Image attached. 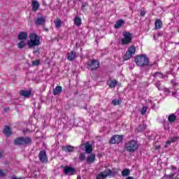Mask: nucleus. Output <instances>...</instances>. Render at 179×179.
<instances>
[{"label":"nucleus","instance_id":"nucleus-22","mask_svg":"<svg viewBox=\"0 0 179 179\" xmlns=\"http://www.w3.org/2000/svg\"><path fill=\"white\" fill-rule=\"evenodd\" d=\"M176 120H177V116H176V114L174 113L169 115V116L168 117V121L171 124H173V122H174Z\"/></svg>","mask_w":179,"mask_h":179},{"label":"nucleus","instance_id":"nucleus-21","mask_svg":"<svg viewBox=\"0 0 179 179\" xmlns=\"http://www.w3.org/2000/svg\"><path fill=\"white\" fill-rule=\"evenodd\" d=\"M155 29H158L159 30H160V29L163 27V22H162V20H160V19H157L155 22Z\"/></svg>","mask_w":179,"mask_h":179},{"label":"nucleus","instance_id":"nucleus-19","mask_svg":"<svg viewBox=\"0 0 179 179\" xmlns=\"http://www.w3.org/2000/svg\"><path fill=\"white\" fill-rule=\"evenodd\" d=\"M62 92V87L57 85L54 90H53V94L54 96H57L58 94H61Z\"/></svg>","mask_w":179,"mask_h":179},{"label":"nucleus","instance_id":"nucleus-30","mask_svg":"<svg viewBox=\"0 0 179 179\" xmlns=\"http://www.w3.org/2000/svg\"><path fill=\"white\" fill-rule=\"evenodd\" d=\"M108 85L109 87H110L111 89H113L117 86V80H113Z\"/></svg>","mask_w":179,"mask_h":179},{"label":"nucleus","instance_id":"nucleus-23","mask_svg":"<svg viewBox=\"0 0 179 179\" xmlns=\"http://www.w3.org/2000/svg\"><path fill=\"white\" fill-rule=\"evenodd\" d=\"M152 76L155 79H157V78H159V79H164V75L160 72H156V73H153Z\"/></svg>","mask_w":179,"mask_h":179},{"label":"nucleus","instance_id":"nucleus-3","mask_svg":"<svg viewBox=\"0 0 179 179\" xmlns=\"http://www.w3.org/2000/svg\"><path fill=\"white\" fill-rule=\"evenodd\" d=\"M138 148H139V144L135 140H131L125 143L124 149L127 152H129L130 153H134L138 150Z\"/></svg>","mask_w":179,"mask_h":179},{"label":"nucleus","instance_id":"nucleus-48","mask_svg":"<svg viewBox=\"0 0 179 179\" xmlns=\"http://www.w3.org/2000/svg\"><path fill=\"white\" fill-rule=\"evenodd\" d=\"M43 30H44V31H48V28L44 27V26H43Z\"/></svg>","mask_w":179,"mask_h":179},{"label":"nucleus","instance_id":"nucleus-51","mask_svg":"<svg viewBox=\"0 0 179 179\" xmlns=\"http://www.w3.org/2000/svg\"><path fill=\"white\" fill-rule=\"evenodd\" d=\"M159 84H156V87H157V89H159Z\"/></svg>","mask_w":179,"mask_h":179},{"label":"nucleus","instance_id":"nucleus-31","mask_svg":"<svg viewBox=\"0 0 179 179\" xmlns=\"http://www.w3.org/2000/svg\"><path fill=\"white\" fill-rule=\"evenodd\" d=\"M79 159L80 162H85L86 160V154L85 153H80Z\"/></svg>","mask_w":179,"mask_h":179},{"label":"nucleus","instance_id":"nucleus-33","mask_svg":"<svg viewBox=\"0 0 179 179\" xmlns=\"http://www.w3.org/2000/svg\"><path fill=\"white\" fill-rule=\"evenodd\" d=\"M86 6H89V3H82L81 10H83V12H86V10H87V9H86Z\"/></svg>","mask_w":179,"mask_h":179},{"label":"nucleus","instance_id":"nucleus-34","mask_svg":"<svg viewBox=\"0 0 179 179\" xmlns=\"http://www.w3.org/2000/svg\"><path fill=\"white\" fill-rule=\"evenodd\" d=\"M147 111H148V107L143 106L141 111V115H145V114H146Z\"/></svg>","mask_w":179,"mask_h":179},{"label":"nucleus","instance_id":"nucleus-52","mask_svg":"<svg viewBox=\"0 0 179 179\" xmlns=\"http://www.w3.org/2000/svg\"><path fill=\"white\" fill-rule=\"evenodd\" d=\"M168 145H168L167 143H166V145H164V148L166 149V148H167Z\"/></svg>","mask_w":179,"mask_h":179},{"label":"nucleus","instance_id":"nucleus-28","mask_svg":"<svg viewBox=\"0 0 179 179\" xmlns=\"http://www.w3.org/2000/svg\"><path fill=\"white\" fill-rule=\"evenodd\" d=\"M31 96V90H24L23 91V96L29 99Z\"/></svg>","mask_w":179,"mask_h":179},{"label":"nucleus","instance_id":"nucleus-29","mask_svg":"<svg viewBox=\"0 0 179 179\" xmlns=\"http://www.w3.org/2000/svg\"><path fill=\"white\" fill-rule=\"evenodd\" d=\"M15 145H22L23 143V137L17 138L14 141Z\"/></svg>","mask_w":179,"mask_h":179},{"label":"nucleus","instance_id":"nucleus-54","mask_svg":"<svg viewBox=\"0 0 179 179\" xmlns=\"http://www.w3.org/2000/svg\"><path fill=\"white\" fill-rule=\"evenodd\" d=\"M77 179H82V178H80V176H78Z\"/></svg>","mask_w":179,"mask_h":179},{"label":"nucleus","instance_id":"nucleus-11","mask_svg":"<svg viewBox=\"0 0 179 179\" xmlns=\"http://www.w3.org/2000/svg\"><path fill=\"white\" fill-rule=\"evenodd\" d=\"M62 150L66 153H71L75 150V147L73 145H63L62 147Z\"/></svg>","mask_w":179,"mask_h":179},{"label":"nucleus","instance_id":"nucleus-35","mask_svg":"<svg viewBox=\"0 0 179 179\" xmlns=\"http://www.w3.org/2000/svg\"><path fill=\"white\" fill-rule=\"evenodd\" d=\"M178 139H179V137H178V136H174V137H171V138H170L171 142L172 143H174V142H177Z\"/></svg>","mask_w":179,"mask_h":179},{"label":"nucleus","instance_id":"nucleus-44","mask_svg":"<svg viewBox=\"0 0 179 179\" xmlns=\"http://www.w3.org/2000/svg\"><path fill=\"white\" fill-rule=\"evenodd\" d=\"M166 143V145H171V143H173L171 142V140H168Z\"/></svg>","mask_w":179,"mask_h":179},{"label":"nucleus","instance_id":"nucleus-27","mask_svg":"<svg viewBox=\"0 0 179 179\" xmlns=\"http://www.w3.org/2000/svg\"><path fill=\"white\" fill-rule=\"evenodd\" d=\"M122 103V99L120 98L119 99H114L112 101L113 106H120Z\"/></svg>","mask_w":179,"mask_h":179},{"label":"nucleus","instance_id":"nucleus-42","mask_svg":"<svg viewBox=\"0 0 179 179\" xmlns=\"http://www.w3.org/2000/svg\"><path fill=\"white\" fill-rule=\"evenodd\" d=\"M40 54V50L36 49L35 50L33 51V54Z\"/></svg>","mask_w":179,"mask_h":179},{"label":"nucleus","instance_id":"nucleus-36","mask_svg":"<svg viewBox=\"0 0 179 179\" xmlns=\"http://www.w3.org/2000/svg\"><path fill=\"white\" fill-rule=\"evenodd\" d=\"M174 173H171L169 175L166 176V178L167 179H173L174 178Z\"/></svg>","mask_w":179,"mask_h":179},{"label":"nucleus","instance_id":"nucleus-10","mask_svg":"<svg viewBox=\"0 0 179 179\" xmlns=\"http://www.w3.org/2000/svg\"><path fill=\"white\" fill-rule=\"evenodd\" d=\"M47 17L45 16L38 17L35 20L36 26H45V20Z\"/></svg>","mask_w":179,"mask_h":179},{"label":"nucleus","instance_id":"nucleus-53","mask_svg":"<svg viewBox=\"0 0 179 179\" xmlns=\"http://www.w3.org/2000/svg\"><path fill=\"white\" fill-rule=\"evenodd\" d=\"M0 157H2V152H0Z\"/></svg>","mask_w":179,"mask_h":179},{"label":"nucleus","instance_id":"nucleus-8","mask_svg":"<svg viewBox=\"0 0 179 179\" xmlns=\"http://www.w3.org/2000/svg\"><path fill=\"white\" fill-rule=\"evenodd\" d=\"M38 157L41 163H48V157H47V152H45V150H41L39 152Z\"/></svg>","mask_w":179,"mask_h":179},{"label":"nucleus","instance_id":"nucleus-43","mask_svg":"<svg viewBox=\"0 0 179 179\" xmlns=\"http://www.w3.org/2000/svg\"><path fill=\"white\" fill-rule=\"evenodd\" d=\"M27 38V34L26 32H23V40Z\"/></svg>","mask_w":179,"mask_h":179},{"label":"nucleus","instance_id":"nucleus-14","mask_svg":"<svg viewBox=\"0 0 179 179\" xmlns=\"http://www.w3.org/2000/svg\"><path fill=\"white\" fill-rule=\"evenodd\" d=\"M84 145L85 148V153H87V155H90V153L93 152V146L89 144V143H85Z\"/></svg>","mask_w":179,"mask_h":179},{"label":"nucleus","instance_id":"nucleus-13","mask_svg":"<svg viewBox=\"0 0 179 179\" xmlns=\"http://www.w3.org/2000/svg\"><path fill=\"white\" fill-rule=\"evenodd\" d=\"M31 142H33V139L31 137H23L24 146H29V145H31Z\"/></svg>","mask_w":179,"mask_h":179},{"label":"nucleus","instance_id":"nucleus-32","mask_svg":"<svg viewBox=\"0 0 179 179\" xmlns=\"http://www.w3.org/2000/svg\"><path fill=\"white\" fill-rule=\"evenodd\" d=\"M40 64H41V59H40L32 62L33 66H38V65H40Z\"/></svg>","mask_w":179,"mask_h":179},{"label":"nucleus","instance_id":"nucleus-45","mask_svg":"<svg viewBox=\"0 0 179 179\" xmlns=\"http://www.w3.org/2000/svg\"><path fill=\"white\" fill-rule=\"evenodd\" d=\"M10 179H22V178H16V176H13Z\"/></svg>","mask_w":179,"mask_h":179},{"label":"nucleus","instance_id":"nucleus-2","mask_svg":"<svg viewBox=\"0 0 179 179\" xmlns=\"http://www.w3.org/2000/svg\"><path fill=\"white\" fill-rule=\"evenodd\" d=\"M134 62H136L137 66H141V68H143L149 65V57H148V55L145 54L137 55L134 59Z\"/></svg>","mask_w":179,"mask_h":179},{"label":"nucleus","instance_id":"nucleus-16","mask_svg":"<svg viewBox=\"0 0 179 179\" xmlns=\"http://www.w3.org/2000/svg\"><path fill=\"white\" fill-rule=\"evenodd\" d=\"M96 160V154H93L92 153L90 155L88 156V157L87 158V163H88L89 164L94 163V162H95Z\"/></svg>","mask_w":179,"mask_h":179},{"label":"nucleus","instance_id":"nucleus-1","mask_svg":"<svg viewBox=\"0 0 179 179\" xmlns=\"http://www.w3.org/2000/svg\"><path fill=\"white\" fill-rule=\"evenodd\" d=\"M41 38L36 33H31L29 34V40L27 41V45L29 48H33L34 47H38L41 45Z\"/></svg>","mask_w":179,"mask_h":179},{"label":"nucleus","instance_id":"nucleus-24","mask_svg":"<svg viewBox=\"0 0 179 179\" xmlns=\"http://www.w3.org/2000/svg\"><path fill=\"white\" fill-rule=\"evenodd\" d=\"M74 24L79 27L82 24V19L79 17H76L74 18Z\"/></svg>","mask_w":179,"mask_h":179},{"label":"nucleus","instance_id":"nucleus-47","mask_svg":"<svg viewBox=\"0 0 179 179\" xmlns=\"http://www.w3.org/2000/svg\"><path fill=\"white\" fill-rule=\"evenodd\" d=\"M155 149H156L157 150H159V149H160V145H156V146H155Z\"/></svg>","mask_w":179,"mask_h":179},{"label":"nucleus","instance_id":"nucleus-26","mask_svg":"<svg viewBox=\"0 0 179 179\" xmlns=\"http://www.w3.org/2000/svg\"><path fill=\"white\" fill-rule=\"evenodd\" d=\"M55 27H57V29H59V27H61V26H62V21H61L60 18H57L56 20V21L55 22Z\"/></svg>","mask_w":179,"mask_h":179},{"label":"nucleus","instance_id":"nucleus-12","mask_svg":"<svg viewBox=\"0 0 179 179\" xmlns=\"http://www.w3.org/2000/svg\"><path fill=\"white\" fill-rule=\"evenodd\" d=\"M76 58V52L71 51L67 54V59L68 61L72 62L73 59Z\"/></svg>","mask_w":179,"mask_h":179},{"label":"nucleus","instance_id":"nucleus-7","mask_svg":"<svg viewBox=\"0 0 179 179\" xmlns=\"http://www.w3.org/2000/svg\"><path fill=\"white\" fill-rule=\"evenodd\" d=\"M99 66L100 62L96 59H92L91 62L87 63V68L90 69V71H96V69H99Z\"/></svg>","mask_w":179,"mask_h":179},{"label":"nucleus","instance_id":"nucleus-18","mask_svg":"<svg viewBox=\"0 0 179 179\" xmlns=\"http://www.w3.org/2000/svg\"><path fill=\"white\" fill-rule=\"evenodd\" d=\"M38 8H40V3L37 1H32V10L34 12H37L38 10Z\"/></svg>","mask_w":179,"mask_h":179},{"label":"nucleus","instance_id":"nucleus-15","mask_svg":"<svg viewBox=\"0 0 179 179\" xmlns=\"http://www.w3.org/2000/svg\"><path fill=\"white\" fill-rule=\"evenodd\" d=\"M99 174L102 175L105 178H107L108 176H113V171L110 169H105L103 171L99 173Z\"/></svg>","mask_w":179,"mask_h":179},{"label":"nucleus","instance_id":"nucleus-17","mask_svg":"<svg viewBox=\"0 0 179 179\" xmlns=\"http://www.w3.org/2000/svg\"><path fill=\"white\" fill-rule=\"evenodd\" d=\"M3 132L6 136H10L12 135V130L9 126H6Z\"/></svg>","mask_w":179,"mask_h":179},{"label":"nucleus","instance_id":"nucleus-25","mask_svg":"<svg viewBox=\"0 0 179 179\" xmlns=\"http://www.w3.org/2000/svg\"><path fill=\"white\" fill-rule=\"evenodd\" d=\"M129 174H131V171H129V169H124L123 171H122V177H128V176H129Z\"/></svg>","mask_w":179,"mask_h":179},{"label":"nucleus","instance_id":"nucleus-50","mask_svg":"<svg viewBox=\"0 0 179 179\" xmlns=\"http://www.w3.org/2000/svg\"><path fill=\"white\" fill-rule=\"evenodd\" d=\"M20 96H23V90H21V91L20 92Z\"/></svg>","mask_w":179,"mask_h":179},{"label":"nucleus","instance_id":"nucleus-9","mask_svg":"<svg viewBox=\"0 0 179 179\" xmlns=\"http://www.w3.org/2000/svg\"><path fill=\"white\" fill-rule=\"evenodd\" d=\"M76 170L72 166H64V174L65 176H75Z\"/></svg>","mask_w":179,"mask_h":179},{"label":"nucleus","instance_id":"nucleus-20","mask_svg":"<svg viewBox=\"0 0 179 179\" xmlns=\"http://www.w3.org/2000/svg\"><path fill=\"white\" fill-rule=\"evenodd\" d=\"M124 24L125 21H124V20H119L115 22L114 27L115 29H120V27H122V25Z\"/></svg>","mask_w":179,"mask_h":179},{"label":"nucleus","instance_id":"nucleus-5","mask_svg":"<svg viewBox=\"0 0 179 179\" xmlns=\"http://www.w3.org/2000/svg\"><path fill=\"white\" fill-rule=\"evenodd\" d=\"M123 37L121 40L122 45H128L132 43V34L130 32H124Z\"/></svg>","mask_w":179,"mask_h":179},{"label":"nucleus","instance_id":"nucleus-38","mask_svg":"<svg viewBox=\"0 0 179 179\" xmlns=\"http://www.w3.org/2000/svg\"><path fill=\"white\" fill-rule=\"evenodd\" d=\"M18 48H23V41H21L18 44H17Z\"/></svg>","mask_w":179,"mask_h":179},{"label":"nucleus","instance_id":"nucleus-49","mask_svg":"<svg viewBox=\"0 0 179 179\" xmlns=\"http://www.w3.org/2000/svg\"><path fill=\"white\" fill-rule=\"evenodd\" d=\"M126 179H134V178L132 176H128L127 178H126Z\"/></svg>","mask_w":179,"mask_h":179},{"label":"nucleus","instance_id":"nucleus-46","mask_svg":"<svg viewBox=\"0 0 179 179\" xmlns=\"http://www.w3.org/2000/svg\"><path fill=\"white\" fill-rule=\"evenodd\" d=\"M4 111L5 113H8V111H9V108H4Z\"/></svg>","mask_w":179,"mask_h":179},{"label":"nucleus","instance_id":"nucleus-41","mask_svg":"<svg viewBox=\"0 0 179 179\" xmlns=\"http://www.w3.org/2000/svg\"><path fill=\"white\" fill-rule=\"evenodd\" d=\"M145 15H146V12H145V10H142V11L141 12V13H140V15H141V17L145 16Z\"/></svg>","mask_w":179,"mask_h":179},{"label":"nucleus","instance_id":"nucleus-39","mask_svg":"<svg viewBox=\"0 0 179 179\" xmlns=\"http://www.w3.org/2000/svg\"><path fill=\"white\" fill-rule=\"evenodd\" d=\"M18 40H23V32H20L18 37Z\"/></svg>","mask_w":179,"mask_h":179},{"label":"nucleus","instance_id":"nucleus-4","mask_svg":"<svg viewBox=\"0 0 179 179\" xmlns=\"http://www.w3.org/2000/svg\"><path fill=\"white\" fill-rule=\"evenodd\" d=\"M136 52V48L134 45L130 46L124 55L123 56L124 61H128V59H131L133 55H135V52Z\"/></svg>","mask_w":179,"mask_h":179},{"label":"nucleus","instance_id":"nucleus-6","mask_svg":"<svg viewBox=\"0 0 179 179\" xmlns=\"http://www.w3.org/2000/svg\"><path fill=\"white\" fill-rule=\"evenodd\" d=\"M122 141H124V135L115 134L110 138L109 143L110 145H115L121 143Z\"/></svg>","mask_w":179,"mask_h":179},{"label":"nucleus","instance_id":"nucleus-37","mask_svg":"<svg viewBox=\"0 0 179 179\" xmlns=\"http://www.w3.org/2000/svg\"><path fill=\"white\" fill-rule=\"evenodd\" d=\"M96 179H106V178L103 175H101V173H99L96 176Z\"/></svg>","mask_w":179,"mask_h":179},{"label":"nucleus","instance_id":"nucleus-40","mask_svg":"<svg viewBox=\"0 0 179 179\" xmlns=\"http://www.w3.org/2000/svg\"><path fill=\"white\" fill-rule=\"evenodd\" d=\"M3 176H5V172L3 171V170L0 169V178Z\"/></svg>","mask_w":179,"mask_h":179}]
</instances>
